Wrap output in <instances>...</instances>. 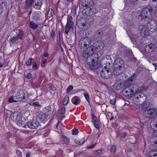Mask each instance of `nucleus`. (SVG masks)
I'll return each instance as SVG.
<instances>
[{
    "instance_id": "obj_1",
    "label": "nucleus",
    "mask_w": 157,
    "mask_h": 157,
    "mask_svg": "<svg viewBox=\"0 0 157 157\" xmlns=\"http://www.w3.org/2000/svg\"><path fill=\"white\" fill-rule=\"evenodd\" d=\"M95 52L93 45L87 48L83 52L84 56H86L87 62L90 68L94 70L98 68L101 66V60L99 59L98 54L94 53Z\"/></svg>"
},
{
    "instance_id": "obj_2",
    "label": "nucleus",
    "mask_w": 157,
    "mask_h": 157,
    "mask_svg": "<svg viewBox=\"0 0 157 157\" xmlns=\"http://www.w3.org/2000/svg\"><path fill=\"white\" fill-rule=\"evenodd\" d=\"M132 42L136 45H140L144 43L145 40L139 33H132L128 34Z\"/></svg>"
},
{
    "instance_id": "obj_3",
    "label": "nucleus",
    "mask_w": 157,
    "mask_h": 157,
    "mask_svg": "<svg viewBox=\"0 0 157 157\" xmlns=\"http://www.w3.org/2000/svg\"><path fill=\"white\" fill-rule=\"evenodd\" d=\"M133 101L135 104L137 102V104L141 105L143 102L145 101L146 100V96L143 93L136 92L133 94L132 97Z\"/></svg>"
},
{
    "instance_id": "obj_4",
    "label": "nucleus",
    "mask_w": 157,
    "mask_h": 157,
    "mask_svg": "<svg viewBox=\"0 0 157 157\" xmlns=\"http://www.w3.org/2000/svg\"><path fill=\"white\" fill-rule=\"evenodd\" d=\"M10 118L12 120L16 122V124L18 126H22L23 121L22 120V114L20 112L17 111L12 113Z\"/></svg>"
},
{
    "instance_id": "obj_5",
    "label": "nucleus",
    "mask_w": 157,
    "mask_h": 157,
    "mask_svg": "<svg viewBox=\"0 0 157 157\" xmlns=\"http://www.w3.org/2000/svg\"><path fill=\"white\" fill-rule=\"evenodd\" d=\"M143 116L150 120L152 119L157 116V110L155 108H149L143 112Z\"/></svg>"
},
{
    "instance_id": "obj_6",
    "label": "nucleus",
    "mask_w": 157,
    "mask_h": 157,
    "mask_svg": "<svg viewBox=\"0 0 157 157\" xmlns=\"http://www.w3.org/2000/svg\"><path fill=\"white\" fill-rule=\"evenodd\" d=\"M101 77L105 79L110 78L112 75V72L110 68L105 66L100 73Z\"/></svg>"
},
{
    "instance_id": "obj_7",
    "label": "nucleus",
    "mask_w": 157,
    "mask_h": 157,
    "mask_svg": "<svg viewBox=\"0 0 157 157\" xmlns=\"http://www.w3.org/2000/svg\"><path fill=\"white\" fill-rule=\"evenodd\" d=\"M91 41L88 37L82 38L79 41V44L81 49H84L90 44Z\"/></svg>"
},
{
    "instance_id": "obj_8",
    "label": "nucleus",
    "mask_w": 157,
    "mask_h": 157,
    "mask_svg": "<svg viewBox=\"0 0 157 157\" xmlns=\"http://www.w3.org/2000/svg\"><path fill=\"white\" fill-rule=\"evenodd\" d=\"M147 28L151 32H153L157 30L156 22L154 20H150L147 24Z\"/></svg>"
},
{
    "instance_id": "obj_9",
    "label": "nucleus",
    "mask_w": 157,
    "mask_h": 157,
    "mask_svg": "<svg viewBox=\"0 0 157 157\" xmlns=\"http://www.w3.org/2000/svg\"><path fill=\"white\" fill-rule=\"evenodd\" d=\"M27 93L24 92L22 90H20L16 94V98L18 101H25L28 98Z\"/></svg>"
},
{
    "instance_id": "obj_10",
    "label": "nucleus",
    "mask_w": 157,
    "mask_h": 157,
    "mask_svg": "<svg viewBox=\"0 0 157 157\" xmlns=\"http://www.w3.org/2000/svg\"><path fill=\"white\" fill-rule=\"evenodd\" d=\"M39 124L38 120L36 119H33L28 122L26 125L31 129H36L37 128Z\"/></svg>"
},
{
    "instance_id": "obj_11",
    "label": "nucleus",
    "mask_w": 157,
    "mask_h": 157,
    "mask_svg": "<svg viewBox=\"0 0 157 157\" xmlns=\"http://www.w3.org/2000/svg\"><path fill=\"white\" fill-rule=\"evenodd\" d=\"M76 24L78 27L80 29H85L86 28L87 24L84 18L81 17L76 21Z\"/></svg>"
},
{
    "instance_id": "obj_12",
    "label": "nucleus",
    "mask_w": 157,
    "mask_h": 157,
    "mask_svg": "<svg viewBox=\"0 0 157 157\" xmlns=\"http://www.w3.org/2000/svg\"><path fill=\"white\" fill-rule=\"evenodd\" d=\"M95 51L99 52L102 50L104 47V43L101 41H98L93 45Z\"/></svg>"
},
{
    "instance_id": "obj_13",
    "label": "nucleus",
    "mask_w": 157,
    "mask_h": 157,
    "mask_svg": "<svg viewBox=\"0 0 157 157\" xmlns=\"http://www.w3.org/2000/svg\"><path fill=\"white\" fill-rule=\"evenodd\" d=\"M133 90L130 87L127 86L123 90L122 94L124 96H128L129 98H131L133 94Z\"/></svg>"
},
{
    "instance_id": "obj_14",
    "label": "nucleus",
    "mask_w": 157,
    "mask_h": 157,
    "mask_svg": "<svg viewBox=\"0 0 157 157\" xmlns=\"http://www.w3.org/2000/svg\"><path fill=\"white\" fill-rule=\"evenodd\" d=\"M124 62V60L120 58H117L114 61L113 66L119 67L120 68H123Z\"/></svg>"
},
{
    "instance_id": "obj_15",
    "label": "nucleus",
    "mask_w": 157,
    "mask_h": 157,
    "mask_svg": "<svg viewBox=\"0 0 157 157\" xmlns=\"http://www.w3.org/2000/svg\"><path fill=\"white\" fill-rule=\"evenodd\" d=\"M103 35V31L99 29L94 32L93 38L94 40H97L101 39Z\"/></svg>"
},
{
    "instance_id": "obj_16",
    "label": "nucleus",
    "mask_w": 157,
    "mask_h": 157,
    "mask_svg": "<svg viewBox=\"0 0 157 157\" xmlns=\"http://www.w3.org/2000/svg\"><path fill=\"white\" fill-rule=\"evenodd\" d=\"M150 15L151 13L149 9L147 8L143 9L141 14V16L143 18H148L150 17Z\"/></svg>"
},
{
    "instance_id": "obj_17",
    "label": "nucleus",
    "mask_w": 157,
    "mask_h": 157,
    "mask_svg": "<svg viewBox=\"0 0 157 157\" xmlns=\"http://www.w3.org/2000/svg\"><path fill=\"white\" fill-rule=\"evenodd\" d=\"M94 4L93 0H82L81 5L84 7H90L93 6Z\"/></svg>"
},
{
    "instance_id": "obj_18",
    "label": "nucleus",
    "mask_w": 157,
    "mask_h": 157,
    "mask_svg": "<svg viewBox=\"0 0 157 157\" xmlns=\"http://www.w3.org/2000/svg\"><path fill=\"white\" fill-rule=\"evenodd\" d=\"M149 30L147 28V26H143L140 29V33L142 36L144 38L145 37L149 35Z\"/></svg>"
},
{
    "instance_id": "obj_19",
    "label": "nucleus",
    "mask_w": 157,
    "mask_h": 157,
    "mask_svg": "<svg viewBox=\"0 0 157 157\" xmlns=\"http://www.w3.org/2000/svg\"><path fill=\"white\" fill-rule=\"evenodd\" d=\"M144 49L147 52H151L155 50V45L154 44H151L146 46L144 48Z\"/></svg>"
},
{
    "instance_id": "obj_20",
    "label": "nucleus",
    "mask_w": 157,
    "mask_h": 157,
    "mask_svg": "<svg viewBox=\"0 0 157 157\" xmlns=\"http://www.w3.org/2000/svg\"><path fill=\"white\" fill-rule=\"evenodd\" d=\"M33 7L37 10H40L43 3L42 1L40 0H34Z\"/></svg>"
},
{
    "instance_id": "obj_21",
    "label": "nucleus",
    "mask_w": 157,
    "mask_h": 157,
    "mask_svg": "<svg viewBox=\"0 0 157 157\" xmlns=\"http://www.w3.org/2000/svg\"><path fill=\"white\" fill-rule=\"evenodd\" d=\"M74 26L66 24L65 26V33L67 35H69V33H73L74 32Z\"/></svg>"
},
{
    "instance_id": "obj_22",
    "label": "nucleus",
    "mask_w": 157,
    "mask_h": 157,
    "mask_svg": "<svg viewBox=\"0 0 157 157\" xmlns=\"http://www.w3.org/2000/svg\"><path fill=\"white\" fill-rule=\"evenodd\" d=\"M92 122L94 124V125L95 128L97 129H98L99 128V125L97 119L94 115L92 114Z\"/></svg>"
},
{
    "instance_id": "obj_23",
    "label": "nucleus",
    "mask_w": 157,
    "mask_h": 157,
    "mask_svg": "<svg viewBox=\"0 0 157 157\" xmlns=\"http://www.w3.org/2000/svg\"><path fill=\"white\" fill-rule=\"evenodd\" d=\"M25 34V32L21 29L16 30V35L15 36L19 39L21 40Z\"/></svg>"
},
{
    "instance_id": "obj_24",
    "label": "nucleus",
    "mask_w": 157,
    "mask_h": 157,
    "mask_svg": "<svg viewBox=\"0 0 157 157\" xmlns=\"http://www.w3.org/2000/svg\"><path fill=\"white\" fill-rule=\"evenodd\" d=\"M67 20L66 24L74 26L75 20L71 14L68 15Z\"/></svg>"
},
{
    "instance_id": "obj_25",
    "label": "nucleus",
    "mask_w": 157,
    "mask_h": 157,
    "mask_svg": "<svg viewBox=\"0 0 157 157\" xmlns=\"http://www.w3.org/2000/svg\"><path fill=\"white\" fill-rule=\"evenodd\" d=\"M71 102L74 105H77L80 102V98L78 96H75L72 98Z\"/></svg>"
},
{
    "instance_id": "obj_26",
    "label": "nucleus",
    "mask_w": 157,
    "mask_h": 157,
    "mask_svg": "<svg viewBox=\"0 0 157 157\" xmlns=\"http://www.w3.org/2000/svg\"><path fill=\"white\" fill-rule=\"evenodd\" d=\"M123 68H120L119 67L114 66L113 74L116 75H118L122 72V70Z\"/></svg>"
},
{
    "instance_id": "obj_27",
    "label": "nucleus",
    "mask_w": 157,
    "mask_h": 157,
    "mask_svg": "<svg viewBox=\"0 0 157 157\" xmlns=\"http://www.w3.org/2000/svg\"><path fill=\"white\" fill-rule=\"evenodd\" d=\"M40 14L38 12H34L32 14V18L34 20H40Z\"/></svg>"
},
{
    "instance_id": "obj_28",
    "label": "nucleus",
    "mask_w": 157,
    "mask_h": 157,
    "mask_svg": "<svg viewBox=\"0 0 157 157\" xmlns=\"http://www.w3.org/2000/svg\"><path fill=\"white\" fill-rule=\"evenodd\" d=\"M140 72V71L139 70H137L133 75L129 78L128 79V81H133L134 79L137 77Z\"/></svg>"
},
{
    "instance_id": "obj_29",
    "label": "nucleus",
    "mask_w": 157,
    "mask_h": 157,
    "mask_svg": "<svg viewBox=\"0 0 157 157\" xmlns=\"http://www.w3.org/2000/svg\"><path fill=\"white\" fill-rule=\"evenodd\" d=\"M148 5L151 8L156 7L157 6V0H150Z\"/></svg>"
},
{
    "instance_id": "obj_30",
    "label": "nucleus",
    "mask_w": 157,
    "mask_h": 157,
    "mask_svg": "<svg viewBox=\"0 0 157 157\" xmlns=\"http://www.w3.org/2000/svg\"><path fill=\"white\" fill-rule=\"evenodd\" d=\"M148 155L150 157H157V150L154 149L151 150L149 152Z\"/></svg>"
},
{
    "instance_id": "obj_31",
    "label": "nucleus",
    "mask_w": 157,
    "mask_h": 157,
    "mask_svg": "<svg viewBox=\"0 0 157 157\" xmlns=\"http://www.w3.org/2000/svg\"><path fill=\"white\" fill-rule=\"evenodd\" d=\"M141 105H142V109H146L149 107H151L152 105V104L151 103L149 102L146 101L143 102Z\"/></svg>"
},
{
    "instance_id": "obj_32",
    "label": "nucleus",
    "mask_w": 157,
    "mask_h": 157,
    "mask_svg": "<svg viewBox=\"0 0 157 157\" xmlns=\"http://www.w3.org/2000/svg\"><path fill=\"white\" fill-rule=\"evenodd\" d=\"M150 125L152 128L155 131H157V119H155L153 121H151Z\"/></svg>"
},
{
    "instance_id": "obj_33",
    "label": "nucleus",
    "mask_w": 157,
    "mask_h": 157,
    "mask_svg": "<svg viewBox=\"0 0 157 157\" xmlns=\"http://www.w3.org/2000/svg\"><path fill=\"white\" fill-rule=\"evenodd\" d=\"M29 25L30 28L34 30L36 29L38 27L37 24L32 21H30Z\"/></svg>"
},
{
    "instance_id": "obj_34",
    "label": "nucleus",
    "mask_w": 157,
    "mask_h": 157,
    "mask_svg": "<svg viewBox=\"0 0 157 157\" xmlns=\"http://www.w3.org/2000/svg\"><path fill=\"white\" fill-rule=\"evenodd\" d=\"M48 116L45 113H43L40 114L39 117L40 119L42 121H44L45 119H47Z\"/></svg>"
},
{
    "instance_id": "obj_35",
    "label": "nucleus",
    "mask_w": 157,
    "mask_h": 157,
    "mask_svg": "<svg viewBox=\"0 0 157 157\" xmlns=\"http://www.w3.org/2000/svg\"><path fill=\"white\" fill-rule=\"evenodd\" d=\"M90 12L89 11V8H86L84 9L82 11V14L84 16H89Z\"/></svg>"
},
{
    "instance_id": "obj_36",
    "label": "nucleus",
    "mask_w": 157,
    "mask_h": 157,
    "mask_svg": "<svg viewBox=\"0 0 157 157\" xmlns=\"http://www.w3.org/2000/svg\"><path fill=\"white\" fill-rule=\"evenodd\" d=\"M78 5H76L75 4L73 6L72 8L71 9V14H73V15L74 16V15L76 14V9L78 8Z\"/></svg>"
},
{
    "instance_id": "obj_37",
    "label": "nucleus",
    "mask_w": 157,
    "mask_h": 157,
    "mask_svg": "<svg viewBox=\"0 0 157 157\" xmlns=\"http://www.w3.org/2000/svg\"><path fill=\"white\" fill-rule=\"evenodd\" d=\"M54 13V12L53 9H50L47 13V18H49L53 16Z\"/></svg>"
},
{
    "instance_id": "obj_38",
    "label": "nucleus",
    "mask_w": 157,
    "mask_h": 157,
    "mask_svg": "<svg viewBox=\"0 0 157 157\" xmlns=\"http://www.w3.org/2000/svg\"><path fill=\"white\" fill-rule=\"evenodd\" d=\"M69 100V98L68 96L65 95L64 97V99L63 101V105H67L68 103Z\"/></svg>"
},
{
    "instance_id": "obj_39",
    "label": "nucleus",
    "mask_w": 157,
    "mask_h": 157,
    "mask_svg": "<svg viewBox=\"0 0 157 157\" xmlns=\"http://www.w3.org/2000/svg\"><path fill=\"white\" fill-rule=\"evenodd\" d=\"M89 11H90L89 12L90 15L95 14L97 12V10L94 8H89Z\"/></svg>"
},
{
    "instance_id": "obj_40",
    "label": "nucleus",
    "mask_w": 157,
    "mask_h": 157,
    "mask_svg": "<svg viewBox=\"0 0 157 157\" xmlns=\"http://www.w3.org/2000/svg\"><path fill=\"white\" fill-rule=\"evenodd\" d=\"M18 40L19 39L15 35L10 39L9 41L10 43H14Z\"/></svg>"
},
{
    "instance_id": "obj_41",
    "label": "nucleus",
    "mask_w": 157,
    "mask_h": 157,
    "mask_svg": "<svg viewBox=\"0 0 157 157\" xmlns=\"http://www.w3.org/2000/svg\"><path fill=\"white\" fill-rule=\"evenodd\" d=\"M83 95L88 102L90 103V98L87 92L85 91V92L83 93Z\"/></svg>"
},
{
    "instance_id": "obj_42",
    "label": "nucleus",
    "mask_w": 157,
    "mask_h": 157,
    "mask_svg": "<svg viewBox=\"0 0 157 157\" xmlns=\"http://www.w3.org/2000/svg\"><path fill=\"white\" fill-rule=\"evenodd\" d=\"M33 106L34 107H38V108H41V106L39 102H35L32 103Z\"/></svg>"
},
{
    "instance_id": "obj_43",
    "label": "nucleus",
    "mask_w": 157,
    "mask_h": 157,
    "mask_svg": "<svg viewBox=\"0 0 157 157\" xmlns=\"http://www.w3.org/2000/svg\"><path fill=\"white\" fill-rule=\"evenodd\" d=\"M109 60L111 61V57L109 56H106L103 57V59H102V61H105V62H106V60H109Z\"/></svg>"
},
{
    "instance_id": "obj_44",
    "label": "nucleus",
    "mask_w": 157,
    "mask_h": 157,
    "mask_svg": "<svg viewBox=\"0 0 157 157\" xmlns=\"http://www.w3.org/2000/svg\"><path fill=\"white\" fill-rule=\"evenodd\" d=\"M63 141L67 144H68L69 143V139L67 137L63 136Z\"/></svg>"
},
{
    "instance_id": "obj_45",
    "label": "nucleus",
    "mask_w": 157,
    "mask_h": 157,
    "mask_svg": "<svg viewBox=\"0 0 157 157\" xmlns=\"http://www.w3.org/2000/svg\"><path fill=\"white\" fill-rule=\"evenodd\" d=\"M33 59L32 58H30L26 62V65L28 66H30L31 65L32 61Z\"/></svg>"
},
{
    "instance_id": "obj_46",
    "label": "nucleus",
    "mask_w": 157,
    "mask_h": 157,
    "mask_svg": "<svg viewBox=\"0 0 157 157\" xmlns=\"http://www.w3.org/2000/svg\"><path fill=\"white\" fill-rule=\"evenodd\" d=\"M8 21H9L10 22H12L14 21V17L8 15L7 17Z\"/></svg>"
},
{
    "instance_id": "obj_47",
    "label": "nucleus",
    "mask_w": 157,
    "mask_h": 157,
    "mask_svg": "<svg viewBox=\"0 0 157 157\" xmlns=\"http://www.w3.org/2000/svg\"><path fill=\"white\" fill-rule=\"evenodd\" d=\"M62 126V125L61 123V122L60 121H59L57 124L56 128L58 130H60Z\"/></svg>"
},
{
    "instance_id": "obj_48",
    "label": "nucleus",
    "mask_w": 157,
    "mask_h": 157,
    "mask_svg": "<svg viewBox=\"0 0 157 157\" xmlns=\"http://www.w3.org/2000/svg\"><path fill=\"white\" fill-rule=\"evenodd\" d=\"M14 97L12 96L10 97L8 99V102L10 103L12 102H16L17 101L15 100Z\"/></svg>"
},
{
    "instance_id": "obj_49",
    "label": "nucleus",
    "mask_w": 157,
    "mask_h": 157,
    "mask_svg": "<svg viewBox=\"0 0 157 157\" xmlns=\"http://www.w3.org/2000/svg\"><path fill=\"white\" fill-rule=\"evenodd\" d=\"M102 152V150L101 149H99L94 151L93 152L94 154L99 155L101 154Z\"/></svg>"
},
{
    "instance_id": "obj_50",
    "label": "nucleus",
    "mask_w": 157,
    "mask_h": 157,
    "mask_svg": "<svg viewBox=\"0 0 157 157\" xmlns=\"http://www.w3.org/2000/svg\"><path fill=\"white\" fill-rule=\"evenodd\" d=\"M73 87L72 85H70L67 88V93H68L70 92L73 89Z\"/></svg>"
},
{
    "instance_id": "obj_51",
    "label": "nucleus",
    "mask_w": 157,
    "mask_h": 157,
    "mask_svg": "<svg viewBox=\"0 0 157 157\" xmlns=\"http://www.w3.org/2000/svg\"><path fill=\"white\" fill-rule=\"evenodd\" d=\"M75 141L76 144L79 145H81L83 144L85 142L84 140L83 141V140H75Z\"/></svg>"
},
{
    "instance_id": "obj_52",
    "label": "nucleus",
    "mask_w": 157,
    "mask_h": 157,
    "mask_svg": "<svg viewBox=\"0 0 157 157\" xmlns=\"http://www.w3.org/2000/svg\"><path fill=\"white\" fill-rule=\"evenodd\" d=\"M38 67V64L36 62H34L33 63V65L32 66V68L34 69H37Z\"/></svg>"
},
{
    "instance_id": "obj_53",
    "label": "nucleus",
    "mask_w": 157,
    "mask_h": 157,
    "mask_svg": "<svg viewBox=\"0 0 157 157\" xmlns=\"http://www.w3.org/2000/svg\"><path fill=\"white\" fill-rule=\"evenodd\" d=\"M34 0H26L25 3L31 6L33 4V2H34Z\"/></svg>"
},
{
    "instance_id": "obj_54",
    "label": "nucleus",
    "mask_w": 157,
    "mask_h": 157,
    "mask_svg": "<svg viewBox=\"0 0 157 157\" xmlns=\"http://www.w3.org/2000/svg\"><path fill=\"white\" fill-rule=\"evenodd\" d=\"M65 112V108L64 106H63L62 108L60 111V114L62 115H64Z\"/></svg>"
},
{
    "instance_id": "obj_55",
    "label": "nucleus",
    "mask_w": 157,
    "mask_h": 157,
    "mask_svg": "<svg viewBox=\"0 0 157 157\" xmlns=\"http://www.w3.org/2000/svg\"><path fill=\"white\" fill-rule=\"evenodd\" d=\"M100 97L98 96H97L95 97L94 100L95 102L97 103H98L100 101Z\"/></svg>"
},
{
    "instance_id": "obj_56",
    "label": "nucleus",
    "mask_w": 157,
    "mask_h": 157,
    "mask_svg": "<svg viewBox=\"0 0 157 157\" xmlns=\"http://www.w3.org/2000/svg\"><path fill=\"white\" fill-rule=\"evenodd\" d=\"M16 154L17 155L20 157H22V153L21 151L19 150H17L16 151Z\"/></svg>"
},
{
    "instance_id": "obj_57",
    "label": "nucleus",
    "mask_w": 157,
    "mask_h": 157,
    "mask_svg": "<svg viewBox=\"0 0 157 157\" xmlns=\"http://www.w3.org/2000/svg\"><path fill=\"white\" fill-rule=\"evenodd\" d=\"M78 133V130L75 129L72 130V134L73 135H76Z\"/></svg>"
},
{
    "instance_id": "obj_58",
    "label": "nucleus",
    "mask_w": 157,
    "mask_h": 157,
    "mask_svg": "<svg viewBox=\"0 0 157 157\" xmlns=\"http://www.w3.org/2000/svg\"><path fill=\"white\" fill-rule=\"evenodd\" d=\"M111 152H114L116 150V147L114 145L111 146L110 148Z\"/></svg>"
},
{
    "instance_id": "obj_59",
    "label": "nucleus",
    "mask_w": 157,
    "mask_h": 157,
    "mask_svg": "<svg viewBox=\"0 0 157 157\" xmlns=\"http://www.w3.org/2000/svg\"><path fill=\"white\" fill-rule=\"evenodd\" d=\"M116 102V99L115 98H113L112 100H110V103L113 105H114Z\"/></svg>"
},
{
    "instance_id": "obj_60",
    "label": "nucleus",
    "mask_w": 157,
    "mask_h": 157,
    "mask_svg": "<svg viewBox=\"0 0 157 157\" xmlns=\"http://www.w3.org/2000/svg\"><path fill=\"white\" fill-rule=\"evenodd\" d=\"M55 32L53 30H52L51 34V37L53 39L54 38L55 36Z\"/></svg>"
},
{
    "instance_id": "obj_61",
    "label": "nucleus",
    "mask_w": 157,
    "mask_h": 157,
    "mask_svg": "<svg viewBox=\"0 0 157 157\" xmlns=\"http://www.w3.org/2000/svg\"><path fill=\"white\" fill-rule=\"evenodd\" d=\"M26 77L28 79H30L32 78V75L30 73H29L26 75Z\"/></svg>"
},
{
    "instance_id": "obj_62",
    "label": "nucleus",
    "mask_w": 157,
    "mask_h": 157,
    "mask_svg": "<svg viewBox=\"0 0 157 157\" xmlns=\"http://www.w3.org/2000/svg\"><path fill=\"white\" fill-rule=\"evenodd\" d=\"M50 90H51L54 91L56 90V88L53 85H52L50 87Z\"/></svg>"
},
{
    "instance_id": "obj_63",
    "label": "nucleus",
    "mask_w": 157,
    "mask_h": 157,
    "mask_svg": "<svg viewBox=\"0 0 157 157\" xmlns=\"http://www.w3.org/2000/svg\"><path fill=\"white\" fill-rule=\"evenodd\" d=\"M132 58L131 60L132 61L134 62H136V61H137V59L134 56H132Z\"/></svg>"
},
{
    "instance_id": "obj_64",
    "label": "nucleus",
    "mask_w": 157,
    "mask_h": 157,
    "mask_svg": "<svg viewBox=\"0 0 157 157\" xmlns=\"http://www.w3.org/2000/svg\"><path fill=\"white\" fill-rule=\"evenodd\" d=\"M138 3V0H132L131 3L132 4H136Z\"/></svg>"
}]
</instances>
